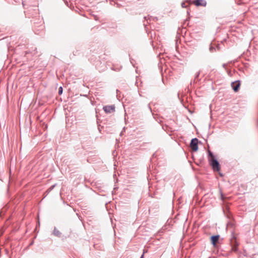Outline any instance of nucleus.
Here are the masks:
<instances>
[{
    "mask_svg": "<svg viewBox=\"0 0 258 258\" xmlns=\"http://www.w3.org/2000/svg\"><path fill=\"white\" fill-rule=\"evenodd\" d=\"M220 199L222 201H224L225 197H224V195L222 193H221Z\"/></svg>",
    "mask_w": 258,
    "mask_h": 258,
    "instance_id": "nucleus-14",
    "label": "nucleus"
},
{
    "mask_svg": "<svg viewBox=\"0 0 258 258\" xmlns=\"http://www.w3.org/2000/svg\"><path fill=\"white\" fill-rule=\"evenodd\" d=\"M53 234L56 237H60L61 233L58 229H57L55 227H54L53 231Z\"/></svg>",
    "mask_w": 258,
    "mask_h": 258,
    "instance_id": "nucleus-8",
    "label": "nucleus"
},
{
    "mask_svg": "<svg viewBox=\"0 0 258 258\" xmlns=\"http://www.w3.org/2000/svg\"><path fill=\"white\" fill-rule=\"evenodd\" d=\"M222 66H223V67L224 68H225V67H226V64L224 63V64H223Z\"/></svg>",
    "mask_w": 258,
    "mask_h": 258,
    "instance_id": "nucleus-18",
    "label": "nucleus"
},
{
    "mask_svg": "<svg viewBox=\"0 0 258 258\" xmlns=\"http://www.w3.org/2000/svg\"><path fill=\"white\" fill-rule=\"evenodd\" d=\"M214 49H215V48H214L213 46H211V47H210V50L211 51H213Z\"/></svg>",
    "mask_w": 258,
    "mask_h": 258,
    "instance_id": "nucleus-16",
    "label": "nucleus"
},
{
    "mask_svg": "<svg viewBox=\"0 0 258 258\" xmlns=\"http://www.w3.org/2000/svg\"><path fill=\"white\" fill-rule=\"evenodd\" d=\"M104 111L107 113H110L115 111V106L114 105H106L103 108Z\"/></svg>",
    "mask_w": 258,
    "mask_h": 258,
    "instance_id": "nucleus-7",
    "label": "nucleus"
},
{
    "mask_svg": "<svg viewBox=\"0 0 258 258\" xmlns=\"http://www.w3.org/2000/svg\"><path fill=\"white\" fill-rule=\"evenodd\" d=\"M63 92V88L62 87H59L58 88V93L59 95H61Z\"/></svg>",
    "mask_w": 258,
    "mask_h": 258,
    "instance_id": "nucleus-10",
    "label": "nucleus"
},
{
    "mask_svg": "<svg viewBox=\"0 0 258 258\" xmlns=\"http://www.w3.org/2000/svg\"><path fill=\"white\" fill-rule=\"evenodd\" d=\"M231 85L233 91L235 92H237L239 90L240 86V81L239 80L235 81L232 82Z\"/></svg>",
    "mask_w": 258,
    "mask_h": 258,
    "instance_id": "nucleus-6",
    "label": "nucleus"
},
{
    "mask_svg": "<svg viewBox=\"0 0 258 258\" xmlns=\"http://www.w3.org/2000/svg\"><path fill=\"white\" fill-rule=\"evenodd\" d=\"M210 164L212 166L214 171H219L220 170V165L218 161L215 159L213 158L210 160Z\"/></svg>",
    "mask_w": 258,
    "mask_h": 258,
    "instance_id": "nucleus-2",
    "label": "nucleus"
},
{
    "mask_svg": "<svg viewBox=\"0 0 258 258\" xmlns=\"http://www.w3.org/2000/svg\"><path fill=\"white\" fill-rule=\"evenodd\" d=\"M200 74V71H199L195 75V80H194V83L195 82V81H196V79H198V78L199 77Z\"/></svg>",
    "mask_w": 258,
    "mask_h": 258,
    "instance_id": "nucleus-9",
    "label": "nucleus"
},
{
    "mask_svg": "<svg viewBox=\"0 0 258 258\" xmlns=\"http://www.w3.org/2000/svg\"><path fill=\"white\" fill-rule=\"evenodd\" d=\"M56 186V184H54L53 185H52V186H51L48 189H47V191L48 192H50V191H51L54 188V187Z\"/></svg>",
    "mask_w": 258,
    "mask_h": 258,
    "instance_id": "nucleus-12",
    "label": "nucleus"
},
{
    "mask_svg": "<svg viewBox=\"0 0 258 258\" xmlns=\"http://www.w3.org/2000/svg\"><path fill=\"white\" fill-rule=\"evenodd\" d=\"M199 140L197 138L192 139L190 143V147L194 152H196L198 150Z\"/></svg>",
    "mask_w": 258,
    "mask_h": 258,
    "instance_id": "nucleus-4",
    "label": "nucleus"
},
{
    "mask_svg": "<svg viewBox=\"0 0 258 258\" xmlns=\"http://www.w3.org/2000/svg\"><path fill=\"white\" fill-rule=\"evenodd\" d=\"M144 253L145 252H143V253L141 256L140 258H144Z\"/></svg>",
    "mask_w": 258,
    "mask_h": 258,
    "instance_id": "nucleus-17",
    "label": "nucleus"
},
{
    "mask_svg": "<svg viewBox=\"0 0 258 258\" xmlns=\"http://www.w3.org/2000/svg\"><path fill=\"white\" fill-rule=\"evenodd\" d=\"M111 69H112V70L116 71H119V70H120V69H118V68H116V69H115V68H114V67H112V68H111Z\"/></svg>",
    "mask_w": 258,
    "mask_h": 258,
    "instance_id": "nucleus-15",
    "label": "nucleus"
},
{
    "mask_svg": "<svg viewBox=\"0 0 258 258\" xmlns=\"http://www.w3.org/2000/svg\"><path fill=\"white\" fill-rule=\"evenodd\" d=\"M220 238V235H212L210 237V240L211 241V243L213 245L214 247H217V244L219 243Z\"/></svg>",
    "mask_w": 258,
    "mask_h": 258,
    "instance_id": "nucleus-5",
    "label": "nucleus"
},
{
    "mask_svg": "<svg viewBox=\"0 0 258 258\" xmlns=\"http://www.w3.org/2000/svg\"><path fill=\"white\" fill-rule=\"evenodd\" d=\"M229 225H232V224L231 223H228V224H227V226H229Z\"/></svg>",
    "mask_w": 258,
    "mask_h": 258,
    "instance_id": "nucleus-19",
    "label": "nucleus"
},
{
    "mask_svg": "<svg viewBox=\"0 0 258 258\" xmlns=\"http://www.w3.org/2000/svg\"><path fill=\"white\" fill-rule=\"evenodd\" d=\"M94 19H95V20H97V17L95 16H94Z\"/></svg>",
    "mask_w": 258,
    "mask_h": 258,
    "instance_id": "nucleus-20",
    "label": "nucleus"
},
{
    "mask_svg": "<svg viewBox=\"0 0 258 258\" xmlns=\"http://www.w3.org/2000/svg\"><path fill=\"white\" fill-rule=\"evenodd\" d=\"M187 2L189 5L194 4L197 7H206L207 5V2L205 0H195L193 2L191 0H187Z\"/></svg>",
    "mask_w": 258,
    "mask_h": 258,
    "instance_id": "nucleus-3",
    "label": "nucleus"
},
{
    "mask_svg": "<svg viewBox=\"0 0 258 258\" xmlns=\"http://www.w3.org/2000/svg\"><path fill=\"white\" fill-rule=\"evenodd\" d=\"M188 3L187 2V1H186L185 2H182V3H181V6L182 8H187V6H186V5H185V3Z\"/></svg>",
    "mask_w": 258,
    "mask_h": 258,
    "instance_id": "nucleus-13",
    "label": "nucleus"
},
{
    "mask_svg": "<svg viewBox=\"0 0 258 258\" xmlns=\"http://www.w3.org/2000/svg\"><path fill=\"white\" fill-rule=\"evenodd\" d=\"M208 156H209V157H212L213 158H215V157H214L213 153L210 151H208Z\"/></svg>",
    "mask_w": 258,
    "mask_h": 258,
    "instance_id": "nucleus-11",
    "label": "nucleus"
},
{
    "mask_svg": "<svg viewBox=\"0 0 258 258\" xmlns=\"http://www.w3.org/2000/svg\"><path fill=\"white\" fill-rule=\"evenodd\" d=\"M232 237L230 239V244L232 246V250L234 251H237L238 250V246L239 245L238 242L236 240V238L234 235L233 232H232Z\"/></svg>",
    "mask_w": 258,
    "mask_h": 258,
    "instance_id": "nucleus-1",
    "label": "nucleus"
}]
</instances>
